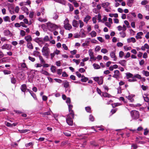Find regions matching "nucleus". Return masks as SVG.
Wrapping results in <instances>:
<instances>
[{
	"mask_svg": "<svg viewBox=\"0 0 149 149\" xmlns=\"http://www.w3.org/2000/svg\"><path fill=\"white\" fill-rule=\"evenodd\" d=\"M91 17L88 15H87L84 18V22H86V24L88 23V21L91 19Z\"/></svg>",
	"mask_w": 149,
	"mask_h": 149,
	"instance_id": "nucleus-20",
	"label": "nucleus"
},
{
	"mask_svg": "<svg viewBox=\"0 0 149 149\" xmlns=\"http://www.w3.org/2000/svg\"><path fill=\"white\" fill-rule=\"evenodd\" d=\"M149 48V46L147 43L145 44L144 45L142 46L141 48V49L143 51H145L146 49H148Z\"/></svg>",
	"mask_w": 149,
	"mask_h": 149,
	"instance_id": "nucleus-19",
	"label": "nucleus"
},
{
	"mask_svg": "<svg viewBox=\"0 0 149 149\" xmlns=\"http://www.w3.org/2000/svg\"><path fill=\"white\" fill-rule=\"evenodd\" d=\"M102 95L104 97H110L111 96L110 95L107 93H103Z\"/></svg>",
	"mask_w": 149,
	"mask_h": 149,
	"instance_id": "nucleus-32",
	"label": "nucleus"
},
{
	"mask_svg": "<svg viewBox=\"0 0 149 149\" xmlns=\"http://www.w3.org/2000/svg\"><path fill=\"white\" fill-rule=\"evenodd\" d=\"M25 61V60H23V61L24 62L23 63H21V68H26V69H28V68L27 67V66L26 64L24 63Z\"/></svg>",
	"mask_w": 149,
	"mask_h": 149,
	"instance_id": "nucleus-23",
	"label": "nucleus"
},
{
	"mask_svg": "<svg viewBox=\"0 0 149 149\" xmlns=\"http://www.w3.org/2000/svg\"><path fill=\"white\" fill-rule=\"evenodd\" d=\"M88 80V78L86 77H84V78H82L81 79V81L84 82H86Z\"/></svg>",
	"mask_w": 149,
	"mask_h": 149,
	"instance_id": "nucleus-63",
	"label": "nucleus"
},
{
	"mask_svg": "<svg viewBox=\"0 0 149 149\" xmlns=\"http://www.w3.org/2000/svg\"><path fill=\"white\" fill-rule=\"evenodd\" d=\"M119 63L121 65L124 66L126 65V61L125 60H122L119 62Z\"/></svg>",
	"mask_w": 149,
	"mask_h": 149,
	"instance_id": "nucleus-33",
	"label": "nucleus"
},
{
	"mask_svg": "<svg viewBox=\"0 0 149 149\" xmlns=\"http://www.w3.org/2000/svg\"><path fill=\"white\" fill-rule=\"evenodd\" d=\"M47 26L48 28L50 29L52 31L56 30L59 27L58 26L50 22L47 23Z\"/></svg>",
	"mask_w": 149,
	"mask_h": 149,
	"instance_id": "nucleus-3",
	"label": "nucleus"
},
{
	"mask_svg": "<svg viewBox=\"0 0 149 149\" xmlns=\"http://www.w3.org/2000/svg\"><path fill=\"white\" fill-rule=\"evenodd\" d=\"M72 61L74 62H75L77 65L79 64L80 62L79 60H77L75 59H73L72 60Z\"/></svg>",
	"mask_w": 149,
	"mask_h": 149,
	"instance_id": "nucleus-53",
	"label": "nucleus"
},
{
	"mask_svg": "<svg viewBox=\"0 0 149 149\" xmlns=\"http://www.w3.org/2000/svg\"><path fill=\"white\" fill-rule=\"evenodd\" d=\"M3 72L5 74H9L11 73V72L10 71L7 70H4Z\"/></svg>",
	"mask_w": 149,
	"mask_h": 149,
	"instance_id": "nucleus-45",
	"label": "nucleus"
},
{
	"mask_svg": "<svg viewBox=\"0 0 149 149\" xmlns=\"http://www.w3.org/2000/svg\"><path fill=\"white\" fill-rule=\"evenodd\" d=\"M3 19L5 22H10V17L8 16H6L3 18Z\"/></svg>",
	"mask_w": 149,
	"mask_h": 149,
	"instance_id": "nucleus-34",
	"label": "nucleus"
},
{
	"mask_svg": "<svg viewBox=\"0 0 149 149\" xmlns=\"http://www.w3.org/2000/svg\"><path fill=\"white\" fill-rule=\"evenodd\" d=\"M26 45L27 48L31 49H33V46L31 42H27Z\"/></svg>",
	"mask_w": 149,
	"mask_h": 149,
	"instance_id": "nucleus-24",
	"label": "nucleus"
},
{
	"mask_svg": "<svg viewBox=\"0 0 149 149\" xmlns=\"http://www.w3.org/2000/svg\"><path fill=\"white\" fill-rule=\"evenodd\" d=\"M68 106L69 111L70 113L69 114H70L72 118H73L74 114L73 111L72 110V109L73 107V106L72 105L70 104H68Z\"/></svg>",
	"mask_w": 149,
	"mask_h": 149,
	"instance_id": "nucleus-6",
	"label": "nucleus"
},
{
	"mask_svg": "<svg viewBox=\"0 0 149 149\" xmlns=\"http://www.w3.org/2000/svg\"><path fill=\"white\" fill-rule=\"evenodd\" d=\"M69 24V20L68 18H66L64 21V25H65Z\"/></svg>",
	"mask_w": 149,
	"mask_h": 149,
	"instance_id": "nucleus-46",
	"label": "nucleus"
},
{
	"mask_svg": "<svg viewBox=\"0 0 149 149\" xmlns=\"http://www.w3.org/2000/svg\"><path fill=\"white\" fill-rule=\"evenodd\" d=\"M134 78H137L139 79H141V76L139 74H136L134 75Z\"/></svg>",
	"mask_w": 149,
	"mask_h": 149,
	"instance_id": "nucleus-35",
	"label": "nucleus"
},
{
	"mask_svg": "<svg viewBox=\"0 0 149 149\" xmlns=\"http://www.w3.org/2000/svg\"><path fill=\"white\" fill-rule=\"evenodd\" d=\"M90 34L91 37L93 38L95 37L96 36L97 33L95 31H93L90 33Z\"/></svg>",
	"mask_w": 149,
	"mask_h": 149,
	"instance_id": "nucleus-29",
	"label": "nucleus"
},
{
	"mask_svg": "<svg viewBox=\"0 0 149 149\" xmlns=\"http://www.w3.org/2000/svg\"><path fill=\"white\" fill-rule=\"evenodd\" d=\"M132 79H128V81L129 82H133L136 81H137V80L136 79L134 78V77L132 78Z\"/></svg>",
	"mask_w": 149,
	"mask_h": 149,
	"instance_id": "nucleus-41",
	"label": "nucleus"
},
{
	"mask_svg": "<svg viewBox=\"0 0 149 149\" xmlns=\"http://www.w3.org/2000/svg\"><path fill=\"white\" fill-rule=\"evenodd\" d=\"M21 9L22 10L24 11V12H27V10H28V8L26 7L25 6L22 7L21 8Z\"/></svg>",
	"mask_w": 149,
	"mask_h": 149,
	"instance_id": "nucleus-55",
	"label": "nucleus"
},
{
	"mask_svg": "<svg viewBox=\"0 0 149 149\" xmlns=\"http://www.w3.org/2000/svg\"><path fill=\"white\" fill-rule=\"evenodd\" d=\"M143 35V33L142 32H140L137 33L135 37L137 39H141L142 38L141 36Z\"/></svg>",
	"mask_w": 149,
	"mask_h": 149,
	"instance_id": "nucleus-12",
	"label": "nucleus"
},
{
	"mask_svg": "<svg viewBox=\"0 0 149 149\" xmlns=\"http://www.w3.org/2000/svg\"><path fill=\"white\" fill-rule=\"evenodd\" d=\"M121 104L119 103H114L113 104H112V107H117L119 106H120L121 105Z\"/></svg>",
	"mask_w": 149,
	"mask_h": 149,
	"instance_id": "nucleus-47",
	"label": "nucleus"
},
{
	"mask_svg": "<svg viewBox=\"0 0 149 149\" xmlns=\"http://www.w3.org/2000/svg\"><path fill=\"white\" fill-rule=\"evenodd\" d=\"M144 100L146 102H149V99L147 97L143 96Z\"/></svg>",
	"mask_w": 149,
	"mask_h": 149,
	"instance_id": "nucleus-64",
	"label": "nucleus"
},
{
	"mask_svg": "<svg viewBox=\"0 0 149 149\" xmlns=\"http://www.w3.org/2000/svg\"><path fill=\"white\" fill-rule=\"evenodd\" d=\"M4 33L5 36H12L11 33L8 30H4Z\"/></svg>",
	"mask_w": 149,
	"mask_h": 149,
	"instance_id": "nucleus-18",
	"label": "nucleus"
},
{
	"mask_svg": "<svg viewBox=\"0 0 149 149\" xmlns=\"http://www.w3.org/2000/svg\"><path fill=\"white\" fill-rule=\"evenodd\" d=\"M24 39L27 42H30L32 40V37L30 35L26 36L24 38Z\"/></svg>",
	"mask_w": 149,
	"mask_h": 149,
	"instance_id": "nucleus-11",
	"label": "nucleus"
},
{
	"mask_svg": "<svg viewBox=\"0 0 149 149\" xmlns=\"http://www.w3.org/2000/svg\"><path fill=\"white\" fill-rule=\"evenodd\" d=\"M135 96V95L133 94L129 95L128 96H126V97L130 100L132 102L134 101V99L132 98Z\"/></svg>",
	"mask_w": 149,
	"mask_h": 149,
	"instance_id": "nucleus-13",
	"label": "nucleus"
},
{
	"mask_svg": "<svg viewBox=\"0 0 149 149\" xmlns=\"http://www.w3.org/2000/svg\"><path fill=\"white\" fill-rule=\"evenodd\" d=\"M73 26L75 27H78L79 26V24L77 22V21L75 19H74L72 22V23Z\"/></svg>",
	"mask_w": 149,
	"mask_h": 149,
	"instance_id": "nucleus-14",
	"label": "nucleus"
},
{
	"mask_svg": "<svg viewBox=\"0 0 149 149\" xmlns=\"http://www.w3.org/2000/svg\"><path fill=\"white\" fill-rule=\"evenodd\" d=\"M85 109L88 112L91 113V108L89 107H86Z\"/></svg>",
	"mask_w": 149,
	"mask_h": 149,
	"instance_id": "nucleus-50",
	"label": "nucleus"
},
{
	"mask_svg": "<svg viewBox=\"0 0 149 149\" xmlns=\"http://www.w3.org/2000/svg\"><path fill=\"white\" fill-rule=\"evenodd\" d=\"M27 90L30 92L31 96L33 97L34 99L35 100H37V98L36 94L33 93L31 91H30L29 89H28Z\"/></svg>",
	"mask_w": 149,
	"mask_h": 149,
	"instance_id": "nucleus-28",
	"label": "nucleus"
},
{
	"mask_svg": "<svg viewBox=\"0 0 149 149\" xmlns=\"http://www.w3.org/2000/svg\"><path fill=\"white\" fill-rule=\"evenodd\" d=\"M21 91L25 92L26 90V86L25 84H23L22 85L21 88Z\"/></svg>",
	"mask_w": 149,
	"mask_h": 149,
	"instance_id": "nucleus-27",
	"label": "nucleus"
},
{
	"mask_svg": "<svg viewBox=\"0 0 149 149\" xmlns=\"http://www.w3.org/2000/svg\"><path fill=\"white\" fill-rule=\"evenodd\" d=\"M124 55V52L122 51H120L119 52V57L120 58H122L123 57V56Z\"/></svg>",
	"mask_w": 149,
	"mask_h": 149,
	"instance_id": "nucleus-49",
	"label": "nucleus"
},
{
	"mask_svg": "<svg viewBox=\"0 0 149 149\" xmlns=\"http://www.w3.org/2000/svg\"><path fill=\"white\" fill-rule=\"evenodd\" d=\"M101 52L104 54H106L108 52V51L106 49H102L101 50Z\"/></svg>",
	"mask_w": 149,
	"mask_h": 149,
	"instance_id": "nucleus-52",
	"label": "nucleus"
},
{
	"mask_svg": "<svg viewBox=\"0 0 149 149\" xmlns=\"http://www.w3.org/2000/svg\"><path fill=\"white\" fill-rule=\"evenodd\" d=\"M79 27L80 28H82L84 25V23L81 20H79Z\"/></svg>",
	"mask_w": 149,
	"mask_h": 149,
	"instance_id": "nucleus-44",
	"label": "nucleus"
},
{
	"mask_svg": "<svg viewBox=\"0 0 149 149\" xmlns=\"http://www.w3.org/2000/svg\"><path fill=\"white\" fill-rule=\"evenodd\" d=\"M111 24L108 22H106L105 23V25L106 26L109 28H110L111 27Z\"/></svg>",
	"mask_w": 149,
	"mask_h": 149,
	"instance_id": "nucleus-59",
	"label": "nucleus"
},
{
	"mask_svg": "<svg viewBox=\"0 0 149 149\" xmlns=\"http://www.w3.org/2000/svg\"><path fill=\"white\" fill-rule=\"evenodd\" d=\"M131 116L133 119H137L139 117L140 114L138 111L134 110L130 112Z\"/></svg>",
	"mask_w": 149,
	"mask_h": 149,
	"instance_id": "nucleus-2",
	"label": "nucleus"
},
{
	"mask_svg": "<svg viewBox=\"0 0 149 149\" xmlns=\"http://www.w3.org/2000/svg\"><path fill=\"white\" fill-rule=\"evenodd\" d=\"M40 72L42 74L46 76H49L50 75V74L47 71L43 70V69L40 71Z\"/></svg>",
	"mask_w": 149,
	"mask_h": 149,
	"instance_id": "nucleus-26",
	"label": "nucleus"
},
{
	"mask_svg": "<svg viewBox=\"0 0 149 149\" xmlns=\"http://www.w3.org/2000/svg\"><path fill=\"white\" fill-rule=\"evenodd\" d=\"M110 3L108 2H105L103 3L102 4V6L104 8H106L110 5Z\"/></svg>",
	"mask_w": 149,
	"mask_h": 149,
	"instance_id": "nucleus-22",
	"label": "nucleus"
},
{
	"mask_svg": "<svg viewBox=\"0 0 149 149\" xmlns=\"http://www.w3.org/2000/svg\"><path fill=\"white\" fill-rule=\"evenodd\" d=\"M124 31H121L119 33L121 37L123 38L125 37L126 36V34Z\"/></svg>",
	"mask_w": 149,
	"mask_h": 149,
	"instance_id": "nucleus-37",
	"label": "nucleus"
},
{
	"mask_svg": "<svg viewBox=\"0 0 149 149\" xmlns=\"http://www.w3.org/2000/svg\"><path fill=\"white\" fill-rule=\"evenodd\" d=\"M80 34L81 38H84L86 37V34L84 33V30L83 29H81L80 31Z\"/></svg>",
	"mask_w": 149,
	"mask_h": 149,
	"instance_id": "nucleus-21",
	"label": "nucleus"
},
{
	"mask_svg": "<svg viewBox=\"0 0 149 149\" xmlns=\"http://www.w3.org/2000/svg\"><path fill=\"white\" fill-rule=\"evenodd\" d=\"M93 65L95 69H99L100 68V67L99 65L96 63L93 64Z\"/></svg>",
	"mask_w": 149,
	"mask_h": 149,
	"instance_id": "nucleus-31",
	"label": "nucleus"
},
{
	"mask_svg": "<svg viewBox=\"0 0 149 149\" xmlns=\"http://www.w3.org/2000/svg\"><path fill=\"white\" fill-rule=\"evenodd\" d=\"M64 27L65 29L68 30H70L72 28V26L69 23L65 25H64Z\"/></svg>",
	"mask_w": 149,
	"mask_h": 149,
	"instance_id": "nucleus-17",
	"label": "nucleus"
},
{
	"mask_svg": "<svg viewBox=\"0 0 149 149\" xmlns=\"http://www.w3.org/2000/svg\"><path fill=\"white\" fill-rule=\"evenodd\" d=\"M70 114H68L67 115L66 118V122L67 123L70 125H73V120L70 117Z\"/></svg>",
	"mask_w": 149,
	"mask_h": 149,
	"instance_id": "nucleus-5",
	"label": "nucleus"
},
{
	"mask_svg": "<svg viewBox=\"0 0 149 149\" xmlns=\"http://www.w3.org/2000/svg\"><path fill=\"white\" fill-rule=\"evenodd\" d=\"M11 82L13 84H15L16 82V80L15 79L14 77L12 78H11Z\"/></svg>",
	"mask_w": 149,
	"mask_h": 149,
	"instance_id": "nucleus-60",
	"label": "nucleus"
},
{
	"mask_svg": "<svg viewBox=\"0 0 149 149\" xmlns=\"http://www.w3.org/2000/svg\"><path fill=\"white\" fill-rule=\"evenodd\" d=\"M26 32H25L23 30L20 31V35L22 36H23L25 35Z\"/></svg>",
	"mask_w": 149,
	"mask_h": 149,
	"instance_id": "nucleus-51",
	"label": "nucleus"
},
{
	"mask_svg": "<svg viewBox=\"0 0 149 149\" xmlns=\"http://www.w3.org/2000/svg\"><path fill=\"white\" fill-rule=\"evenodd\" d=\"M114 74L113 77L116 78H118L120 76L119 71L118 70H116L114 72Z\"/></svg>",
	"mask_w": 149,
	"mask_h": 149,
	"instance_id": "nucleus-9",
	"label": "nucleus"
},
{
	"mask_svg": "<svg viewBox=\"0 0 149 149\" xmlns=\"http://www.w3.org/2000/svg\"><path fill=\"white\" fill-rule=\"evenodd\" d=\"M127 40L128 43H130L132 42L133 43H134L136 42V40L135 38L133 37L128 38L127 39Z\"/></svg>",
	"mask_w": 149,
	"mask_h": 149,
	"instance_id": "nucleus-15",
	"label": "nucleus"
},
{
	"mask_svg": "<svg viewBox=\"0 0 149 149\" xmlns=\"http://www.w3.org/2000/svg\"><path fill=\"white\" fill-rule=\"evenodd\" d=\"M142 72L144 75L146 77H148L149 76V72L147 71L144 70L142 71Z\"/></svg>",
	"mask_w": 149,
	"mask_h": 149,
	"instance_id": "nucleus-30",
	"label": "nucleus"
},
{
	"mask_svg": "<svg viewBox=\"0 0 149 149\" xmlns=\"http://www.w3.org/2000/svg\"><path fill=\"white\" fill-rule=\"evenodd\" d=\"M88 52L90 57L94 56L93 52L92 51V50L91 49L89 50H88Z\"/></svg>",
	"mask_w": 149,
	"mask_h": 149,
	"instance_id": "nucleus-48",
	"label": "nucleus"
},
{
	"mask_svg": "<svg viewBox=\"0 0 149 149\" xmlns=\"http://www.w3.org/2000/svg\"><path fill=\"white\" fill-rule=\"evenodd\" d=\"M101 47L99 46H97L95 48V50L96 52H98L100 50Z\"/></svg>",
	"mask_w": 149,
	"mask_h": 149,
	"instance_id": "nucleus-57",
	"label": "nucleus"
},
{
	"mask_svg": "<svg viewBox=\"0 0 149 149\" xmlns=\"http://www.w3.org/2000/svg\"><path fill=\"white\" fill-rule=\"evenodd\" d=\"M134 0H127V4L130 7H131L134 2Z\"/></svg>",
	"mask_w": 149,
	"mask_h": 149,
	"instance_id": "nucleus-16",
	"label": "nucleus"
},
{
	"mask_svg": "<svg viewBox=\"0 0 149 149\" xmlns=\"http://www.w3.org/2000/svg\"><path fill=\"white\" fill-rule=\"evenodd\" d=\"M56 69V67L54 66H52L51 68V70L53 73L55 72Z\"/></svg>",
	"mask_w": 149,
	"mask_h": 149,
	"instance_id": "nucleus-38",
	"label": "nucleus"
},
{
	"mask_svg": "<svg viewBox=\"0 0 149 149\" xmlns=\"http://www.w3.org/2000/svg\"><path fill=\"white\" fill-rule=\"evenodd\" d=\"M11 48V46L8 44H5L1 47L2 49H6L7 50L10 49Z\"/></svg>",
	"mask_w": 149,
	"mask_h": 149,
	"instance_id": "nucleus-7",
	"label": "nucleus"
},
{
	"mask_svg": "<svg viewBox=\"0 0 149 149\" xmlns=\"http://www.w3.org/2000/svg\"><path fill=\"white\" fill-rule=\"evenodd\" d=\"M18 131L20 133H25L27 132L30 131L29 130H19Z\"/></svg>",
	"mask_w": 149,
	"mask_h": 149,
	"instance_id": "nucleus-40",
	"label": "nucleus"
},
{
	"mask_svg": "<svg viewBox=\"0 0 149 149\" xmlns=\"http://www.w3.org/2000/svg\"><path fill=\"white\" fill-rule=\"evenodd\" d=\"M68 5L70 8V10L71 11H72L74 10L73 7L72 5L70 3H68Z\"/></svg>",
	"mask_w": 149,
	"mask_h": 149,
	"instance_id": "nucleus-42",
	"label": "nucleus"
},
{
	"mask_svg": "<svg viewBox=\"0 0 149 149\" xmlns=\"http://www.w3.org/2000/svg\"><path fill=\"white\" fill-rule=\"evenodd\" d=\"M38 20L40 22H45L47 21V19H42V18L40 17L38 19Z\"/></svg>",
	"mask_w": 149,
	"mask_h": 149,
	"instance_id": "nucleus-39",
	"label": "nucleus"
},
{
	"mask_svg": "<svg viewBox=\"0 0 149 149\" xmlns=\"http://www.w3.org/2000/svg\"><path fill=\"white\" fill-rule=\"evenodd\" d=\"M49 40V38L47 36H46L43 39V41H47Z\"/></svg>",
	"mask_w": 149,
	"mask_h": 149,
	"instance_id": "nucleus-61",
	"label": "nucleus"
},
{
	"mask_svg": "<svg viewBox=\"0 0 149 149\" xmlns=\"http://www.w3.org/2000/svg\"><path fill=\"white\" fill-rule=\"evenodd\" d=\"M34 40L37 43H41L43 44L44 42L43 41V39L42 38H37L34 39Z\"/></svg>",
	"mask_w": 149,
	"mask_h": 149,
	"instance_id": "nucleus-10",
	"label": "nucleus"
},
{
	"mask_svg": "<svg viewBox=\"0 0 149 149\" xmlns=\"http://www.w3.org/2000/svg\"><path fill=\"white\" fill-rule=\"evenodd\" d=\"M126 77L127 79H129L130 78H132L133 77V75L132 74L128 72L126 73Z\"/></svg>",
	"mask_w": 149,
	"mask_h": 149,
	"instance_id": "nucleus-25",
	"label": "nucleus"
},
{
	"mask_svg": "<svg viewBox=\"0 0 149 149\" xmlns=\"http://www.w3.org/2000/svg\"><path fill=\"white\" fill-rule=\"evenodd\" d=\"M69 83L67 81H65L63 83L64 86L65 88H68L69 86Z\"/></svg>",
	"mask_w": 149,
	"mask_h": 149,
	"instance_id": "nucleus-36",
	"label": "nucleus"
},
{
	"mask_svg": "<svg viewBox=\"0 0 149 149\" xmlns=\"http://www.w3.org/2000/svg\"><path fill=\"white\" fill-rule=\"evenodd\" d=\"M39 58L41 63H45V61L43 59L42 56H39Z\"/></svg>",
	"mask_w": 149,
	"mask_h": 149,
	"instance_id": "nucleus-54",
	"label": "nucleus"
},
{
	"mask_svg": "<svg viewBox=\"0 0 149 149\" xmlns=\"http://www.w3.org/2000/svg\"><path fill=\"white\" fill-rule=\"evenodd\" d=\"M148 3V1L147 0H144L142 1L141 3L142 5H145Z\"/></svg>",
	"mask_w": 149,
	"mask_h": 149,
	"instance_id": "nucleus-58",
	"label": "nucleus"
},
{
	"mask_svg": "<svg viewBox=\"0 0 149 149\" xmlns=\"http://www.w3.org/2000/svg\"><path fill=\"white\" fill-rule=\"evenodd\" d=\"M54 52L55 54L58 55L60 54V51L59 50L56 49L54 51Z\"/></svg>",
	"mask_w": 149,
	"mask_h": 149,
	"instance_id": "nucleus-62",
	"label": "nucleus"
},
{
	"mask_svg": "<svg viewBox=\"0 0 149 149\" xmlns=\"http://www.w3.org/2000/svg\"><path fill=\"white\" fill-rule=\"evenodd\" d=\"M42 52L43 55L48 58L50 52L49 49L47 47L44 46L42 48Z\"/></svg>",
	"mask_w": 149,
	"mask_h": 149,
	"instance_id": "nucleus-1",
	"label": "nucleus"
},
{
	"mask_svg": "<svg viewBox=\"0 0 149 149\" xmlns=\"http://www.w3.org/2000/svg\"><path fill=\"white\" fill-rule=\"evenodd\" d=\"M58 17V15L56 13H54L53 15V18L54 19H56Z\"/></svg>",
	"mask_w": 149,
	"mask_h": 149,
	"instance_id": "nucleus-56",
	"label": "nucleus"
},
{
	"mask_svg": "<svg viewBox=\"0 0 149 149\" xmlns=\"http://www.w3.org/2000/svg\"><path fill=\"white\" fill-rule=\"evenodd\" d=\"M103 77L102 76L100 77H94L93 79L94 80L97 82L99 85H101L103 82Z\"/></svg>",
	"mask_w": 149,
	"mask_h": 149,
	"instance_id": "nucleus-4",
	"label": "nucleus"
},
{
	"mask_svg": "<svg viewBox=\"0 0 149 149\" xmlns=\"http://www.w3.org/2000/svg\"><path fill=\"white\" fill-rule=\"evenodd\" d=\"M115 51H113L111 52L110 54V56L111 57L113 58V60L114 61H116L117 59V58L115 55Z\"/></svg>",
	"mask_w": 149,
	"mask_h": 149,
	"instance_id": "nucleus-8",
	"label": "nucleus"
},
{
	"mask_svg": "<svg viewBox=\"0 0 149 149\" xmlns=\"http://www.w3.org/2000/svg\"><path fill=\"white\" fill-rule=\"evenodd\" d=\"M123 48L125 51H127L129 50H130L131 49V47H128L127 46H125L123 47Z\"/></svg>",
	"mask_w": 149,
	"mask_h": 149,
	"instance_id": "nucleus-43",
	"label": "nucleus"
}]
</instances>
